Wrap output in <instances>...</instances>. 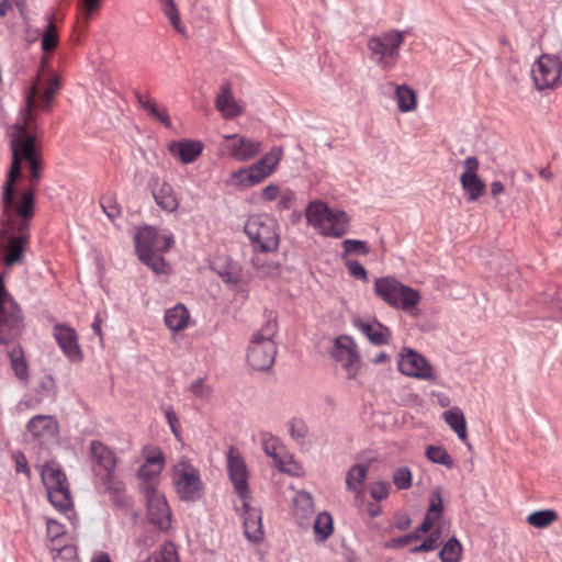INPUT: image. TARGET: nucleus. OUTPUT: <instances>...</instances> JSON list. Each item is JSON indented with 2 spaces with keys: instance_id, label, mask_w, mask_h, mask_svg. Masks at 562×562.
Here are the masks:
<instances>
[{
  "instance_id": "37998d69",
  "label": "nucleus",
  "mask_w": 562,
  "mask_h": 562,
  "mask_svg": "<svg viewBox=\"0 0 562 562\" xmlns=\"http://www.w3.org/2000/svg\"><path fill=\"white\" fill-rule=\"evenodd\" d=\"M426 457L434 463L445 465L451 469L454 464L453 459L441 446H428L426 448Z\"/></svg>"
},
{
  "instance_id": "0e129e2a",
  "label": "nucleus",
  "mask_w": 562,
  "mask_h": 562,
  "mask_svg": "<svg viewBox=\"0 0 562 562\" xmlns=\"http://www.w3.org/2000/svg\"><path fill=\"white\" fill-rule=\"evenodd\" d=\"M249 168L250 173H252L250 177L252 178V182H255L256 184L261 182L272 173L271 169L265 167V165H259V160L251 165Z\"/></svg>"
},
{
  "instance_id": "e2e57ef3",
  "label": "nucleus",
  "mask_w": 562,
  "mask_h": 562,
  "mask_svg": "<svg viewBox=\"0 0 562 562\" xmlns=\"http://www.w3.org/2000/svg\"><path fill=\"white\" fill-rule=\"evenodd\" d=\"M345 262H346L349 273L353 278H356L358 280H362L364 282L369 281L367 270L358 260H347L346 259Z\"/></svg>"
},
{
  "instance_id": "338daca9",
  "label": "nucleus",
  "mask_w": 562,
  "mask_h": 562,
  "mask_svg": "<svg viewBox=\"0 0 562 562\" xmlns=\"http://www.w3.org/2000/svg\"><path fill=\"white\" fill-rule=\"evenodd\" d=\"M280 199L278 202L279 210H289L294 205L296 194L294 191L286 189L279 194Z\"/></svg>"
},
{
  "instance_id": "864d4df0",
  "label": "nucleus",
  "mask_w": 562,
  "mask_h": 562,
  "mask_svg": "<svg viewBox=\"0 0 562 562\" xmlns=\"http://www.w3.org/2000/svg\"><path fill=\"white\" fill-rule=\"evenodd\" d=\"M282 154L283 149L279 146H274L270 149L269 153L259 159V165H265V167L271 169L273 172L281 160Z\"/></svg>"
},
{
  "instance_id": "aec40b11",
  "label": "nucleus",
  "mask_w": 562,
  "mask_h": 562,
  "mask_svg": "<svg viewBox=\"0 0 562 562\" xmlns=\"http://www.w3.org/2000/svg\"><path fill=\"white\" fill-rule=\"evenodd\" d=\"M30 243L29 234L12 235L8 239L3 262L7 267H13L23 262L24 252Z\"/></svg>"
},
{
  "instance_id": "bf43d9fd",
  "label": "nucleus",
  "mask_w": 562,
  "mask_h": 562,
  "mask_svg": "<svg viewBox=\"0 0 562 562\" xmlns=\"http://www.w3.org/2000/svg\"><path fill=\"white\" fill-rule=\"evenodd\" d=\"M225 283H237L239 281V268L235 263H228L217 271Z\"/></svg>"
},
{
  "instance_id": "58836bf2",
  "label": "nucleus",
  "mask_w": 562,
  "mask_h": 562,
  "mask_svg": "<svg viewBox=\"0 0 562 562\" xmlns=\"http://www.w3.org/2000/svg\"><path fill=\"white\" fill-rule=\"evenodd\" d=\"M138 259L149 267L155 273L160 274L166 272L167 263L165 259L160 256L159 251H146V250H136Z\"/></svg>"
},
{
  "instance_id": "3c124183",
  "label": "nucleus",
  "mask_w": 562,
  "mask_h": 562,
  "mask_svg": "<svg viewBox=\"0 0 562 562\" xmlns=\"http://www.w3.org/2000/svg\"><path fill=\"white\" fill-rule=\"evenodd\" d=\"M393 483L397 490H407L412 486V471L407 467L397 468L393 472Z\"/></svg>"
},
{
  "instance_id": "680f3d73",
  "label": "nucleus",
  "mask_w": 562,
  "mask_h": 562,
  "mask_svg": "<svg viewBox=\"0 0 562 562\" xmlns=\"http://www.w3.org/2000/svg\"><path fill=\"white\" fill-rule=\"evenodd\" d=\"M250 168H240L232 173V178L236 181V184L243 188H249L255 186L252 178L250 177Z\"/></svg>"
},
{
  "instance_id": "20e7f679",
  "label": "nucleus",
  "mask_w": 562,
  "mask_h": 562,
  "mask_svg": "<svg viewBox=\"0 0 562 562\" xmlns=\"http://www.w3.org/2000/svg\"><path fill=\"white\" fill-rule=\"evenodd\" d=\"M277 331V322L269 319L252 335L247 352V361L252 369L266 371L272 368L277 355L273 340Z\"/></svg>"
},
{
  "instance_id": "e433bc0d",
  "label": "nucleus",
  "mask_w": 562,
  "mask_h": 562,
  "mask_svg": "<svg viewBox=\"0 0 562 562\" xmlns=\"http://www.w3.org/2000/svg\"><path fill=\"white\" fill-rule=\"evenodd\" d=\"M559 519V515L554 509L537 510L528 515L527 522L539 529H543L552 525Z\"/></svg>"
},
{
  "instance_id": "ea45409f",
  "label": "nucleus",
  "mask_w": 562,
  "mask_h": 562,
  "mask_svg": "<svg viewBox=\"0 0 562 562\" xmlns=\"http://www.w3.org/2000/svg\"><path fill=\"white\" fill-rule=\"evenodd\" d=\"M50 504L61 513L69 510L72 506L69 486L47 492Z\"/></svg>"
},
{
  "instance_id": "a878e982",
  "label": "nucleus",
  "mask_w": 562,
  "mask_h": 562,
  "mask_svg": "<svg viewBox=\"0 0 562 562\" xmlns=\"http://www.w3.org/2000/svg\"><path fill=\"white\" fill-rule=\"evenodd\" d=\"M41 476L47 492L69 486L65 472L56 464H45Z\"/></svg>"
},
{
  "instance_id": "9b49d317",
  "label": "nucleus",
  "mask_w": 562,
  "mask_h": 562,
  "mask_svg": "<svg viewBox=\"0 0 562 562\" xmlns=\"http://www.w3.org/2000/svg\"><path fill=\"white\" fill-rule=\"evenodd\" d=\"M561 60L554 55L543 54L532 65L531 74L538 90L553 88L561 78Z\"/></svg>"
},
{
  "instance_id": "c85d7f7f",
  "label": "nucleus",
  "mask_w": 562,
  "mask_h": 562,
  "mask_svg": "<svg viewBox=\"0 0 562 562\" xmlns=\"http://www.w3.org/2000/svg\"><path fill=\"white\" fill-rule=\"evenodd\" d=\"M13 210L20 217L24 220H31L34 216V190L29 189L24 191L18 203H15V201L13 200V205L8 212H5L2 207L3 214L7 216V220L10 218L11 212Z\"/></svg>"
},
{
  "instance_id": "9d476101",
  "label": "nucleus",
  "mask_w": 562,
  "mask_h": 562,
  "mask_svg": "<svg viewBox=\"0 0 562 562\" xmlns=\"http://www.w3.org/2000/svg\"><path fill=\"white\" fill-rule=\"evenodd\" d=\"M147 503L148 520L161 531H168L171 528V509L164 494L157 488L146 487L140 492Z\"/></svg>"
},
{
  "instance_id": "6ab92c4d",
  "label": "nucleus",
  "mask_w": 562,
  "mask_h": 562,
  "mask_svg": "<svg viewBox=\"0 0 562 562\" xmlns=\"http://www.w3.org/2000/svg\"><path fill=\"white\" fill-rule=\"evenodd\" d=\"M349 223L350 218L345 211L333 210L318 233L327 237L340 238L348 233Z\"/></svg>"
},
{
  "instance_id": "412c9836",
  "label": "nucleus",
  "mask_w": 562,
  "mask_h": 562,
  "mask_svg": "<svg viewBox=\"0 0 562 562\" xmlns=\"http://www.w3.org/2000/svg\"><path fill=\"white\" fill-rule=\"evenodd\" d=\"M215 106L224 119H234L241 114L243 106L233 94L229 85H223L215 98Z\"/></svg>"
},
{
  "instance_id": "a211bd4d",
  "label": "nucleus",
  "mask_w": 562,
  "mask_h": 562,
  "mask_svg": "<svg viewBox=\"0 0 562 562\" xmlns=\"http://www.w3.org/2000/svg\"><path fill=\"white\" fill-rule=\"evenodd\" d=\"M259 438L263 452L274 461L276 467L280 471H285L284 465L288 461V451L284 445L279 438L267 431L259 432Z\"/></svg>"
},
{
  "instance_id": "69168bd1",
  "label": "nucleus",
  "mask_w": 562,
  "mask_h": 562,
  "mask_svg": "<svg viewBox=\"0 0 562 562\" xmlns=\"http://www.w3.org/2000/svg\"><path fill=\"white\" fill-rule=\"evenodd\" d=\"M290 435L293 439H304L307 434V427L302 420L292 419L289 423Z\"/></svg>"
},
{
  "instance_id": "4c0bfd02",
  "label": "nucleus",
  "mask_w": 562,
  "mask_h": 562,
  "mask_svg": "<svg viewBox=\"0 0 562 562\" xmlns=\"http://www.w3.org/2000/svg\"><path fill=\"white\" fill-rule=\"evenodd\" d=\"M140 562H180L177 548L173 542L166 541L162 543L157 552L148 555Z\"/></svg>"
},
{
  "instance_id": "8fccbe9b",
  "label": "nucleus",
  "mask_w": 562,
  "mask_h": 562,
  "mask_svg": "<svg viewBox=\"0 0 562 562\" xmlns=\"http://www.w3.org/2000/svg\"><path fill=\"white\" fill-rule=\"evenodd\" d=\"M189 391L193 394L194 397L201 400H210L213 393L212 386L206 384L204 378L194 380L190 384Z\"/></svg>"
},
{
  "instance_id": "39448f33",
  "label": "nucleus",
  "mask_w": 562,
  "mask_h": 562,
  "mask_svg": "<svg viewBox=\"0 0 562 562\" xmlns=\"http://www.w3.org/2000/svg\"><path fill=\"white\" fill-rule=\"evenodd\" d=\"M91 471L105 492L115 491L114 474L117 465L115 451L100 440H91L88 447Z\"/></svg>"
},
{
  "instance_id": "1a4fd4ad",
  "label": "nucleus",
  "mask_w": 562,
  "mask_h": 562,
  "mask_svg": "<svg viewBox=\"0 0 562 562\" xmlns=\"http://www.w3.org/2000/svg\"><path fill=\"white\" fill-rule=\"evenodd\" d=\"M23 318L18 303L5 289L0 276V342L7 344L21 334Z\"/></svg>"
},
{
  "instance_id": "a18cd8bd",
  "label": "nucleus",
  "mask_w": 562,
  "mask_h": 562,
  "mask_svg": "<svg viewBox=\"0 0 562 562\" xmlns=\"http://www.w3.org/2000/svg\"><path fill=\"white\" fill-rule=\"evenodd\" d=\"M58 44V34H57V27L54 24L52 16L49 18V21L43 32L42 38H41V47L44 52L48 53L56 48Z\"/></svg>"
},
{
  "instance_id": "49530a36",
  "label": "nucleus",
  "mask_w": 562,
  "mask_h": 562,
  "mask_svg": "<svg viewBox=\"0 0 562 562\" xmlns=\"http://www.w3.org/2000/svg\"><path fill=\"white\" fill-rule=\"evenodd\" d=\"M251 263L257 274L261 278L276 276L279 270V265L277 262L265 261L258 254L252 257Z\"/></svg>"
},
{
  "instance_id": "473e14b6",
  "label": "nucleus",
  "mask_w": 562,
  "mask_h": 562,
  "mask_svg": "<svg viewBox=\"0 0 562 562\" xmlns=\"http://www.w3.org/2000/svg\"><path fill=\"white\" fill-rule=\"evenodd\" d=\"M30 432L36 437L52 435L56 431V423L50 416L38 415L33 417L27 425Z\"/></svg>"
},
{
  "instance_id": "5701e85b",
  "label": "nucleus",
  "mask_w": 562,
  "mask_h": 562,
  "mask_svg": "<svg viewBox=\"0 0 562 562\" xmlns=\"http://www.w3.org/2000/svg\"><path fill=\"white\" fill-rule=\"evenodd\" d=\"M151 192L156 204L161 210L171 213L179 207V198L172 186L168 182H157Z\"/></svg>"
},
{
  "instance_id": "2eb2a0df",
  "label": "nucleus",
  "mask_w": 562,
  "mask_h": 562,
  "mask_svg": "<svg viewBox=\"0 0 562 562\" xmlns=\"http://www.w3.org/2000/svg\"><path fill=\"white\" fill-rule=\"evenodd\" d=\"M173 244L171 234H160L154 227H143L135 235V250L167 251Z\"/></svg>"
},
{
  "instance_id": "79ce46f5",
  "label": "nucleus",
  "mask_w": 562,
  "mask_h": 562,
  "mask_svg": "<svg viewBox=\"0 0 562 562\" xmlns=\"http://www.w3.org/2000/svg\"><path fill=\"white\" fill-rule=\"evenodd\" d=\"M462 546L457 538H450L439 552L441 562H460Z\"/></svg>"
},
{
  "instance_id": "393cba45",
  "label": "nucleus",
  "mask_w": 562,
  "mask_h": 562,
  "mask_svg": "<svg viewBox=\"0 0 562 562\" xmlns=\"http://www.w3.org/2000/svg\"><path fill=\"white\" fill-rule=\"evenodd\" d=\"M189 310L182 303H178L165 312V325L172 331H180L186 329L189 325Z\"/></svg>"
},
{
  "instance_id": "de8ad7c7",
  "label": "nucleus",
  "mask_w": 562,
  "mask_h": 562,
  "mask_svg": "<svg viewBox=\"0 0 562 562\" xmlns=\"http://www.w3.org/2000/svg\"><path fill=\"white\" fill-rule=\"evenodd\" d=\"M158 1L161 5L162 12L169 19L172 26L178 32L182 33L180 15H179V12H178L175 1L173 0H158Z\"/></svg>"
},
{
  "instance_id": "6e6552de",
  "label": "nucleus",
  "mask_w": 562,
  "mask_h": 562,
  "mask_svg": "<svg viewBox=\"0 0 562 562\" xmlns=\"http://www.w3.org/2000/svg\"><path fill=\"white\" fill-rule=\"evenodd\" d=\"M404 38L405 32L397 30L371 36L367 43L371 60L384 69L394 66L400 57V48Z\"/></svg>"
},
{
  "instance_id": "a19ab883",
  "label": "nucleus",
  "mask_w": 562,
  "mask_h": 562,
  "mask_svg": "<svg viewBox=\"0 0 562 562\" xmlns=\"http://www.w3.org/2000/svg\"><path fill=\"white\" fill-rule=\"evenodd\" d=\"M161 472L162 470L142 464L137 471V476L140 480L139 491L145 492L146 487L157 488Z\"/></svg>"
},
{
  "instance_id": "7c9ffc66",
  "label": "nucleus",
  "mask_w": 562,
  "mask_h": 562,
  "mask_svg": "<svg viewBox=\"0 0 562 562\" xmlns=\"http://www.w3.org/2000/svg\"><path fill=\"white\" fill-rule=\"evenodd\" d=\"M293 514L297 519L305 520L314 514V502L310 493L299 491L293 498Z\"/></svg>"
},
{
  "instance_id": "052dcab7",
  "label": "nucleus",
  "mask_w": 562,
  "mask_h": 562,
  "mask_svg": "<svg viewBox=\"0 0 562 562\" xmlns=\"http://www.w3.org/2000/svg\"><path fill=\"white\" fill-rule=\"evenodd\" d=\"M391 492V485L387 482L379 481L372 484L370 488V495L375 501H383L389 497Z\"/></svg>"
},
{
  "instance_id": "72a5a7b5",
  "label": "nucleus",
  "mask_w": 562,
  "mask_h": 562,
  "mask_svg": "<svg viewBox=\"0 0 562 562\" xmlns=\"http://www.w3.org/2000/svg\"><path fill=\"white\" fill-rule=\"evenodd\" d=\"M313 529L316 541L324 542L333 533V517L327 512L319 513L316 516Z\"/></svg>"
},
{
  "instance_id": "09e8293b",
  "label": "nucleus",
  "mask_w": 562,
  "mask_h": 562,
  "mask_svg": "<svg viewBox=\"0 0 562 562\" xmlns=\"http://www.w3.org/2000/svg\"><path fill=\"white\" fill-rule=\"evenodd\" d=\"M344 252L341 255L342 259H346L348 254L356 252L359 255H368L370 251L369 246L364 240L359 239H345L342 241Z\"/></svg>"
},
{
  "instance_id": "603ef678",
  "label": "nucleus",
  "mask_w": 562,
  "mask_h": 562,
  "mask_svg": "<svg viewBox=\"0 0 562 562\" xmlns=\"http://www.w3.org/2000/svg\"><path fill=\"white\" fill-rule=\"evenodd\" d=\"M100 1L101 0H82L81 13H80L81 18H80L79 24L83 29L88 27L90 16L93 13H95L97 11H99V9H100Z\"/></svg>"
},
{
  "instance_id": "f704fd0d",
  "label": "nucleus",
  "mask_w": 562,
  "mask_h": 562,
  "mask_svg": "<svg viewBox=\"0 0 562 562\" xmlns=\"http://www.w3.org/2000/svg\"><path fill=\"white\" fill-rule=\"evenodd\" d=\"M395 99L401 112L406 113L416 109V94L414 90L406 85L396 87Z\"/></svg>"
},
{
  "instance_id": "f03ea898",
  "label": "nucleus",
  "mask_w": 562,
  "mask_h": 562,
  "mask_svg": "<svg viewBox=\"0 0 562 562\" xmlns=\"http://www.w3.org/2000/svg\"><path fill=\"white\" fill-rule=\"evenodd\" d=\"M227 472L235 492L243 502L245 536L256 542L263 536L262 515L259 508L249 504V473L241 453L235 447H229L227 451Z\"/></svg>"
},
{
  "instance_id": "c756f323",
  "label": "nucleus",
  "mask_w": 562,
  "mask_h": 562,
  "mask_svg": "<svg viewBox=\"0 0 562 562\" xmlns=\"http://www.w3.org/2000/svg\"><path fill=\"white\" fill-rule=\"evenodd\" d=\"M368 474V465L366 464H356L352 465L346 474V485L347 488L357 496H361L363 494V484Z\"/></svg>"
},
{
  "instance_id": "13d9d810",
  "label": "nucleus",
  "mask_w": 562,
  "mask_h": 562,
  "mask_svg": "<svg viewBox=\"0 0 562 562\" xmlns=\"http://www.w3.org/2000/svg\"><path fill=\"white\" fill-rule=\"evenodd\" d=\"M165 417L167 419V423L170 427L171 432L175 435L177 439H180L181 437V424L180 419L175 412L172 406H167L164 408Z\"/></svg>"
},
{
  "instance_id": "c03bdc74",
  "label": "nucleus",
  "mask_w": 562,
  "mask_h": 562,
  "mask_svg": "<svg viewBox=\"0 0 562 562\" xmlns=\"http://www.w3.org/2000/svg\"><path fill=\"white\" fill-rule=\"evenodd\" d=\"M11 367L20 381L29 380V367L21 350L13 349L10 353Z\"/></svg>"
},
{
  "instance_id": "774afa93",
  "label": "nucleus",
  "mask_w": 562,
  "mask_h": 562,
  "mask_svg": "<svg viewBox=\"0 0 562 562\" xmlns=\"http://www.w3.org/2000/svg\"><path fill=\"white\" fill-rule=\"evenodd\" d=\"M47 537L50 540H56L64 535V526L55 519H47Z\"/></svg>"
},
{
  "instance_id": "4468645a",
  "label": "nucleus",
  "mask_w": 562,
  "mask_h": 562,
  "mask_svg": "<svg viewBox=\"0 0 562 562\" xmlns=\"http://www.w3.org/2000/svg\"><path fill=\"white\" fill-rule=\"evenodd\" d=\"M53 336L65 357L70 362H80L83 359V352L79 345V338L75 328L67 324H55L53 327Z\"/></svg>"
},
{
  "instance_id": "6e6d98bb",
  "label": "nucleus",
  "mask_w": 562,
  "mask_h": 562,
  "mask_svg": "<svg viewBox=\"0 0 562 562\" xmlns=\"http://www.w3.org/2000/svg\"><path fill=\"white\" fill-rule=\"evenodd\" d=\"M103 212L110 220H114L121 213L117 202L112 194H105L100 200Z\"/></svg>"
},
{
  "instance_id": "423d86ee",
  "label": "nucleus",
  "mask_w": 562,
  "mask_h": 562,
  "mask_svg": "<svg viewBox=\"0 0 562 562\" xmlns=\"http://www.w3.org/2000/svg\"><path fill=\"white\" fill-rule=\"evenodd\" d=\"M173 488L182 502L195 503L204 495V483L199 470L187 458H181L171 469Z\"/></svg>"
},
{
  "instance_id": "b1692460",
  "label": "nucleus",
  "mask_w": 562,
  "mask_h": 562,
  "mask_svg": "<svg viewBox=\"0 0 562 562\" xmlns=\"http://www.w3.org/2000/svg\"><path fill=\"white\" fill-rule=\"evenodd\" d=\"M138 104L154 119L159 121L166 127H171V119L165 106H158L157 102L148 94L134 92Z\"/></svg>"
},
{
  "instance_id": "ddd939ff",
  "label": "nucleus",
  "mask_w": 562,
  "mask_h": 562,
  "mask_svg": "<svg viewBox=\"0 0 562 562\" xmlns=\"http://www.w3.org/2000/svg\"><path fill=\"white\" fill-rule=\"evenodd\" d=\"M398 370L407 375L425 381L435 379L432 367L424 356L413 349H406L398 360Z\"/></svg>"
},
{
  "instance_id": "7ed1b4c3",
  "label": "nucleus",
  "mask_w": 562,
  "mask_h": 562,
  "mask_svg": "<svg viewBox=\"0 0 562 562\" xmlns=\"http://www.w3.org/2000/svg\"><path fill=\"white\" fill-rule=\"evenodd\" d=\"M374 292L378 297L393 308L401 310L411 315L419 304L420 293L395 279L394 277H381L374 280Z\"/></svg>"
},
{
  "instance_id": "5fc2aeb1",
  "label": "nucleus",
  "mask_w": 562,
  "mask_h": 562,
  "mask_svg": "<svg viewBox=\"0 0 562 562\" xmlns=\"http://www.w3.org/2000/svg\"><path fill=\"white\" fill-rule=\"evenodd\" d=\"M442 514V499L439 492H432L430 494V504L427 510L426 517H429L431 521L436 522Z\"/></svg>"
},
{
  "instance_id": "c9c22d12",
  "label": "nucleus",
  "mask_w": 562,
  "mask_h": 562,
  "mask_svg": "<svg viewBox=\"0 0 562 562\" xmlns=\"http://www.w3.org/2000/svg\"><path fill=\"white\" fill-rule=\"evenodd\" d=\"M142 454L145 459L143 465L164 471L166 465V456L159 447L150 445L144 446Z\"/></svg>"
},
{
  "instance_id": "4d7b16f0",
  "label": "nucleus",
  "mask_w": 562,
  "mask_h": 562,
  "mask_svg": "<svg viewBox=\"0 0 562 562\" xmlns=\"http://www.w3.org/2000/svg\"><path fill=\"white\" fill-rule=\"evenodd\" d=\"M440 531L431 532L419 546L414 547L412 553L430 552L438 547Z\"/></svg>"
},
{
  "instance_id": "f8f14e48",
  "label": "nucleus",
  "mask_w": 562,
  "mask_h": 562,
  "mask_svg": "<svg viewBox=\"0 0 562 562\" xmlns=\"http://www.w3.org/2000/svg\"><path fill=\"white\" fill-rule=\"evenodd\" d=\"M331 358L341 363L348 379H353L359 371V353L355 340L347 335L337 337L330 350Z\"/></svg>"
},
{
  "instance_id": "bb28decb",
  "label": "nucleus",
  "mask_w": 562,
  "mask_h": 562,
  "mask_svg": "<svg viewBox=\"0 0 562 562\" xmlns=\"http://www.w3.org/2000/svg\"><path fill=\"white\" fill-rule=\"evenodd\" d=\"M357 326L373 345L382 346L389 342L391 333L389 328L380 322H360Z\"/></svg>"
},
{
  "instance_id": "f257e3e1",
  "label": "nucleus",
  "mask_w": 562,
  "mask_h": 562,
  "mask_svg": "<svg viewBox=\"0 0 562 562\" xmlns=\"http://www.w3.org/2000/svg\"><path fill=\"white\" fill-rule=\"evenodd\" d=\"M60 89L58 78H50L44 85L41 81L34 83L25 97V109L20 120L13 125L11 139L12 164L8 179L3 186L2 205L8 212L13 205L15 182L22 171V161L29 162L31 177L30 189L35 190L41 179L42 162L35 150V139L41 131L37 123L36 110L49 112L54 98Z\"/></svg>"
},
{
  "instance_id": "4be33fe9",
  "label": "nucleus",
  "mask_w": 562,
  "mask_h": 562,
  "mask_svg": "<svg viewBox=\"0 0 562 562\" xmlns=\"http://www.w3.org/2000/svg\"><path fill=\"white\" fill-rule=\"evenodd\" d=\"M168 149L182 164H190L202 154L203 144L200 140H173L169 144Z\"/></svg>"
},
{
  "instance_id": "cd10ccee",
  "label": "nucleus",
  "mask_w": 562,
  "mask_h": 562,
  "mask_svg": "<svg viewBox=\"0 0 562 562\" xmlns=\"http://www.w3.org/2000/svg\"><path fill=\"white\" fill-rule=\"evenodd\" d=\"M331 211L333 210L325 202L321 200L312 201L307 204L305 210L306 221L318 232Z\"/></svg>"
},
{
  "instance_id": "dca6fc26",
  "label": "nucleus",
  "mask_w": 562,
  "mask_h": 562,
  "mask_svg": "<svg viewBox=\"0 0 562 562\" xmlns=\"http://www.w3.org/2000/svg\"><path fill=\"white\" fill-rule=\"evenodd\" d=\"M479 160L474 156L464 160V171L460 177L462 189L468 194V201H476L484 192L485 184L477 176Z\"/></svg>"
},
{
  "instance_id": "2f4dec72",
  "label": "nucleus",
  "mask_w": 562,
  "mask_h": 562,
  "mask_svg": "<svg viewBox=\"0 0 562 562\" xmlns=\"http://www.w3.org/2000/svg\"><path fill=\"white\" fill-rule=\"evenodd\" d=\"M445 422L458 435L461 441L467 440V420L459 407H452L442 414Z\"/></svg>"
},
{
  "instance_id": "0eeeda50",
  "label": "nucleus",
  "mask_w": 562,
  "mask_h": 562,
  "mask_svg": "<svg viewBox=\"0 0 562 562\" xmlns=\"http://www.w3.org/2000/svg\"><path fill=\"white\" fill-rule=\"evenodd\" d=\"M245 233L255 251L269 254L276 251L279 247V224L268 215L250 216L245 224Z\"/></svg>"
},
{
  "instance_id": "f3484780",
  "label": "nucleus",
  "mask_w": 562,
  "mask_h": 562,
  "mask_svg": "<svg viewBox=\"0 0 562 562\" xmlns=\"http://www.w3.org/2000/svg\"><path fill=\"white\" fill-rule=\"evenodd\" d=\"M229 142L227 149L229 155L238 161H247L256 157L261 150V142L239 136L237 134L224 135Z\"/></svg>"
}]
</instances>
